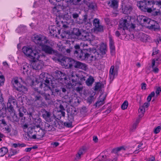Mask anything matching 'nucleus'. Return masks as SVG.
<instances>
[{"label": "nucleus", "mask_w": 161, "mask_h": 161, "mask_svg": "<svg viewBox=\"0 0 161 161\" xmlns=\"http://www.w3.org/2000/svg\"><path fill=\"white\" fill-rule=\"evenodd\" d=\"M29 69V66L25 64L22 65L21 67V70L22 71L23 74H25L26 73H27Z\"/></svg>", "instance_id": "nucleus-42"}, {"label": "nucleus", "mask_w": 161, "mask_h": 161, "mask_svg": "<svg viewBox=\"0 0 161 161\" xmlns=\"http://www.w3.org/2000/svg\"><path fill=\"white\" fill-rule=\"evenodd\" d=\"M148 27L151 30L155 31H158L160 30V26L159 24L156 21L151 20L149 21Z\"/></svg>", "instance_id": "nucleus-16"}, {"label": "nucleus", "mask_w": 161, "mask_h": 161, "mask_svg": "<svg viewBox=\"0 0 161 161\" xmlns=\"http://www.w3.org/2000/svg\"><path fill=\"white\" fill-rule=\"evenodd\" d=\"M138 37L139 39L143 42H147L149 39L148 35L142 32L139 33Z\"/></svg>", "instance_id": "nucleus-31"}, {"label": "nucleus", "mask_w": 161, "mask_h": 161, "mask_svg": "<svg viewBox=\"0 0 161 161\" xmlns=\"http://www.w3.org/2000/svg\"><path fill=\"white\" fill-rule=\"evenodd\" d=\"M86 2V4L87 6L88 9L91 10H94L96 8L97 6L96 3L93 2Z\"/></svg>", "instance_id": "nucleus-38"}, {"label": "nucleus", "mask_w": 161, "mask_h": 161, "mask_svg": "<svg viewBox=\"0 0 161 161\" xmlns=\"http://www.w3.org/2000/svg\"><path fill=\"white\" fill-rule=\"evenodd\" d=\"M59 7L58 6L55 5L53 7V8L52 10V13L55 14H56L57 13L60 11Z\"/></svg>", "instance_id": "nucleus-53"}, {"label": "nucleus", "mask_w": 161, "mask_h": 161, "mask_svg": "<svg viewBox=\"0 0 161 161\" xmlns=\"http://www.w3.org/2000/svg\"><path fill=\"white\" fill-rule=\"evenodd\" d=\"M118 30H119L118 31H117L115 32V35L116 36L119 37L121 33L122 35L125 34V31H124L122 29H121V30H119L118 29Z\"/></svg>", "instance_id": "nucleus-55"}, {"label": "nucleus", "mask_w": 161, "mask_h": 161, "mask_svg": "<svg viewBox=\"0 0 161 161\" xmlns=\"http://www.w3.org/2000/svg\"><path fill=\"white\" fill-rule=\"evenodd\" d=\"M69 111H71V113L69 115H72L73 116V114H77V111L76 108L74 107L72 108Z\"/></svg>", "instance_id": "nucleus-59"}, {"label": "nucleus", "mask_w": 161, "mask_h": 161, "mask_svg": "<svg viewBox=\"0 0 161 161\" xmlns=\"http://www.w3.org/2000/svg\"><path fill=\"white\" fill-rule=\"evenodd\" d=\"M55 78L59 80L65 81L67 80L66 75L64 73L59 70L55 71L53 74Z\"/></svg>", "instance_id": "nucleus-15"}, {"label": "nucleus", "mask_w": 161, "mask_h": 161, "mask_svg": "<svg viewBox=\"0 0 161 161\" xmlns=\"http://www.w3.org/2000/svg\"><path fill=\"white\" fill-rule=\"evenodd\" d=\"M56 117L53 115V116H51L49 118L46 120V121L49 122L51 124L53 125H56Z\"/></svg>", "instance_id": "nucleus-36"}, {"label": "nucleus", "mask_w": 161, "mask_h": 161, "mask_svg": "<svg viewBox=\"0 0 161 161\" xmlns=\"http://www.w3.org/2000/svg\"><path fill=\"white\" fill-rule=\"evenodd\" d=\"M65 43L68 45L69 48H66L65 47H63L61 49L62 52L65 54H73L78 59L88 60L90 57V54L87 51L88 49L81 50L79 45L74 44L73 41L67 40Z\"/></svg>", "instance_id": "nucleus-1"}, {"label": "nucleus", "mask_w": 161, "mask_h": 161, "mask_svg": "<svg viewBox=\"0 0 161 161\" xmlns=\"http://www.w3.org/2000/svg\"><path fill=\"white\" fill-rule=\"evenodd\" d=\"M135 27V25L132 24L130 19L126 16L122 18L119 25L118 29L121 30L122 29L124 31L125 30H128L130 28L134 29Z\"/></svg>", "instance_id": "nucleus-3"}, {"label": "nucleus", "mask_w": 161, "mask_h": 161, "mask_svg": "<svg viewBox=\"0 0 161 161\" xmlns=\"http://www.w3.org/2000/svg\"><path fill=\"white\" fill-rule=\"evenodd\" d=\"M73 67L76 69H80L86 70L87 68V66L85 64L75 60Z\"/></svg>", "instance_id": "nucleus-24"}, {"label": "nucleus", "mask_w": 161, "mask_h": 161, "mask_svg": "<svg viewBox=\"0 0 161 161\" xmlns=\"http://www.w3.org/2000/svg\"><path fill=\"white\" fill-rule=\"evenodd\" d=\"M103 86V85L102 84V83L99 82L96 83L95 86H94V90L95 91H97L98 90L101 89Z\"/></svg>", "instance_id": "nucleus-51"}, {"label": "nucleus", "mask_w": 161, "mask_h": 161, "mask_svg": "<svg viewBox=\"0 0 161 161\" xmlns=\"http://www.w3.org/2000/svg\"><path fill=\"white\" fill-rule=\"evenodd\" d=\"M56 22L57 26L58 27H62L64 29H66L69 27L66 22H64L63 21H58L56 20Z\"/></svg>", "instance_id": "nucleus-37"}, {"label": "nucleus", "mask_w": 161, "mask_h": 161, "mask_svg": "<svg viewBox=\"0 0 161 161\" xmlns=\"http://www.w3.org/2000/svg\"><path fill=\"white\" fill-rule=\"evenodd\" d=\"M61 92V90L59 89L57 87L52 88L49 92L51 96L53 97L59 94Z\"/></svg>", "instance_id": "nucleus-29"}, {"label": "nucleus", "mask_w": 161, "mask_h": 161, "mask_svg": "<svg viewBox=\"0 0 161 161\" xmlns=\"http://www.w3.org/2000/svg\"><path fill=\"white\" fill-rule=\"evenodd\" d=\"M137 20L140 24H146L149 23L151 19L143 15H139L137 17Z\"/></svg>", "instance_id": "nucleus-19"}, {"label": "nucleus", "mask_w": 161, "mask_h": 161, "mask_svg": "<svg viewBox=\"0 0 161 161\" xmlns=\"http://www.w3.org/2000/svg\"><path fill=\"white\" fill-rule=\"evenodd\" d=\"M94 81V79L92 76H90L86 81V84L89 86H91Z\"/></svg>", "instance_id": "nucleus-45"}, {"label": "nucleus", "mask_w": 161, "mask_h": 161, "mask_svg": "<svg viewBox=\"0 0 161 161\" xmlns=\"http://www.w3.org/2000/svg\"><path fill=\"white\" fill-rule=\"evenodd\" d=\"M86 77L82 75H79L78 79L77 82V84L81 85L82 83L86 80Z\"/></svg>", "instance_id": "nucleus-47"}, {"label": "nucleus", "mask_w": 161, "mask_h": 161, "mask_svg": "<svg viewBox=\"0 0 161 161\" xmlns=\"http://www.w3.org/2000/svg\"><path fill=\"white\" fill-rule=\"evenodd\" d=\"M41 112L42 113V116L46 121L51 116V114L50 112L46 111L44 109H42Z\"/></svg>", "instance_id": "nucleus-35"}, {"label": "nucleus", "mask_w": 161, "mask_h": 161, "mask_svg": "<svg viewBox=\"0 0 161 161\" xmlns=\"http://www.w3.org/2000/svg\"><path fill=\"white\" fill-rule=\"evenodd\" d=\"M4 105L3 108L1 109H0V117H2L3 118L6 116V108L5 105L3 103L2 105Z\"/></svg>", "instance_id": "nucleus-39"}, {"label": "nucleus", "mask_w": 161, "mask_h": 161, "mask_svg": "<svg viewBox=\"0 0 161 161\" xmlns=\"http://www.w3.org/2000/svg\"><path fill=\"white\" fill-rule=\"evenodd\" d=\"M40 57H39L38 59H31L32 62L31 63V66L33 69L35 70H39L41 69L42 68V65L40 63L38 60Z\"/></svg>", "instance_id": "nucleus-17"}, {"label": "nucleus", "mask_w": 161, "mask_h": 161, "mask_svg": "<svg viewBox=\"0 0 161 161\" xmlns=\"http://www.w3.org/2000/svg\"><path fill=\"white\" fill-rule=\"evenodd\" d=\"M128 106V102L127 100H125L121 105V108L123 110L125 109Z\"/></svg>", "instance_id": "nucleus-57"}, {"label": "nucleus", "mask_w": 161, "mask_h": 161, "mask_svg": "<svg viewBox=\"0 0 161 161\" xmlns=\"http://www.w3.org/2000/svg\"><path fill=\"white\" fill-rule=\"evenodd\" d=\"M71 102L75 106H77L80 103V101L77 97H75L72 99Z\"/></svg>", "instance_id": "nucleus-49"}, {"label": "nucleus", "mask_w": 161, "mask_h": 161, "mask_svg": "<svg viewBox=\"0 0 161 161\" xmlns=\"http://www.w3.org/2000/svg\"><path fill=\"white\" fill-rule=\"evenodd\" d=\"M15 90L21 93H26L28 92L27 88L25 86L21 84L17 79H14L12 82Z\"/></svg>", "instance_id": "nucleus-8"}, {"label": "nucleus", "mask_w": 161, "mask_h": 161, "mask_svg": "<svg viewBox=\"0 0 161 161\" xmlns=\"http://www.w3.org/2000/svg\"><path fill=\"white\" fill-rule=\"evenodd\" d=\"M5 81V78L4 76L2 75H0V86L3 85Z\"/></svg>", "instance_id": "nucleus-62"}, {"label": "nucleus", "mask_w": 161, "mask_h": 161, "mask_svg": "<svg viewBox=\"0 0 161 161\" xmlns=\"http://www.w3.org/2000/svg\"><path fill=\"white\" fill-rule=\"evenodd\" d=\"M161 63V54L156 58L152 59V61L151 67L153 69L152 71L155 73H157L159 71V69L157 68L158 66Z\"/></svg>", "instance_id": "nucleus-10"}, {"label": "nucleus", "mask_w": 161, "mask_h": 161, "mask_svg": "<svg viewBox=\"0 0 161 161\" xmlns=\"http://www.w3.org/2000/svg\"><path fill=\"white\" fill-rule=\"evenodd\" d=\"M94 55H91L90 54V57L89 58V59L87 61H89V63L91 62L92 61H95V60L98 59V58H100L101 57L100 56V54L98 52L95 51L94 53Z\"/></svg>", "instance_id": "nucleus-28"}, {"label": "nucleus", "mask_w": 161, "mask_h": 161, "mask_svg": "<svg viewBox=\"0 0 161 161\" xmlns=\"http://www.w3.org/2000/svg\"><path fill=\"white\" fill-rule=\"evenodd\" d=\"M82 155H83V154L82 153H80V151H79L77 154L76 155V157L75 158L74 161H78L80 158L81 156Z\"/></svg>", "instance_id": "nucleus-61"}, {"label": "nucleus", "mask_w": 161, "mask_h": 161, "mask_svg": "<svg viewBox=\"0 0 161 161\" xmlns=\"http://www.w3.org/2000/svg\"><path fill=\"white\" fill-rule=\"evenodd\" d=\"M19 112V116L20 117H23L24 113H25L26 111V109L23 107H20L18 109Z\"/></svg>", "instance_id": "nucleus-46"}, {"label": "nucleus", "mask_w": 161, "mask_h": 161, "mask_svg": "<svg viewBox=\"0 0 161 161\" xmlns=\"http://www.w3.org/2000/svg\"><path fill=\"white\" fill-rule=\"evenodd\" d=\"M7 109L10 113H13L14 111V109L13 106L9 103H7Z\"/></svg>", "instance_id": "nucleus-54"}, {"label": "nucleus", "mask_w": 161, "mask_h": 161, "mask_svg": "<svg viewBox=\"0 0 161 161\" xmlns=\"http://www.w3.org/2000/svg\"><path fill=\"white\" fill-rule=\"evenodd\" d=\"M17 153V152L16 150L11 149L9 153L8 156L11 157L16 154Z\"/></svg>", "instance_id": "nucleus-58"}, {"label": "nucleus", "mask_w": 161, "mask_h": 161, "mask_svg": "<svg viewBox=\"0 0 161 161\" xmlns=\"http://www.w3.org/2000/svg\"><path fill=\"white\" fill-rule=\"evenodd\" d=\"M43 124L44 126V129L46 131H53L56 130V128H55V126H56V125H53L45 122L43 123Z\"/></svg>", "instance_id": "nucleus-23"}, {"label": "nucleus", "mask_w": 161, "mask_h": 161, "mask_svg": "<svg viewBox=\"0 0 161 161\" xmlns=\"http://www.w3.org/2000/svg\"><path fill=\"white\" fill-rule=\"evenodd\" d=\"M107 46L103 43H101L98 48V53L100 54V56L101 57V55H104L107 51Z\"/></svg>", "instance_id": "nucleus-22"}, {"label": "nucleus", "mask_w": 161, "mask_h": 161, "mask_svg": "<svg viewBox=\"0 0 161 161\" xmlns=\"http://www.w3.org/2000/svg\"><path fill=\"white\" fill-rule=\"evenodd\" d=\"M121 9L123 13L128 14L130 13L133 8L132 6L129 4H124L122 5Z\"/></svg>", "instance_id": "nucleus-20"}, {"label": "nucleus", "mask_w": 161, "mask_h": 161, "mask_svg": "<svg viewBox=\"0 0 161 161\" xmlns=\"http://www.w3.org/2000/svg\"><path fill=\"white\" fill-rule=\"evenodd\" d=\"M59 108L60 110L58 112V115H59V116L58 117V119L59 118L60 119L62 116L63 117H64L65 114V112L64 111L65 110V109L63 104H60Z\"/></svg>", "instance_id": "nucleus-34"}, {"label": "nucleus", "mask_w": 161, "mask_h": 161, "mask_svg": "<svg viewBox=\"0 0 161 161\" xmlns=\"http://www.w3.org/2000/svg\"><path fill=\"white\" fill-rule=\"evenodd\" d=\"M22 50L24 54L31 59H38L39 57H43V56H40L39 53L36 50H32V49L30 47L24 46Z\"/></svg>", "instance_id": "nucleus-4"}, {"label": "nucleus", "mask_w": 161, "mask_h": 161, "mask_svg": "<svg viewBox=\"0 0 161 161\" xmlns=\"http://www.w3.org/2000/svg\"><path fill=\"white\" fill-rule=\"evenodd\" d=\"M72 33L76 36L80 37L81 39L84 41H91L93 40L94 37L92 33L88 32L85 30L80 31L77 28H74Z\"/></svg>", "instance_id": "nucleus-2"}, {"label": "nucleus", "mask_w": 161, "mask_h": 161, "mask_svg": "<svg viewBox=\"0 0 161 161\" xmlns=\"http://www.w3.org/2000/svg\"><path fill=\"white\" fill-rule=\"evenodd\" d=\"M43 123L42 122L41 119L39 118H36L33 122L34 124L35 125L34 128H39L41 127V125H43Z\"/></svg>", "instance_id": "nucleus-30"}, {"label": "nucleus", "mask_w": 161, "mask_h": 161, "mask_svg": "<svg viewBox=\"0 0 161 161\" xmlns=\"http://www.w3.org/2000/svg\"><path fill=\"white\" fill-rule=\"evenodd\" d=\"M106 98V96L103 97L101 98L100 100H98L95 103L96 107H99L104 103V100Z\"/></svg>", "instance_id": "nucleus-48"}, {"label": "nucleus", "mask_w": 161, "mask_h": 161, "mask_svg": "<svg viewBox=\"0 0 161 161\" xmlns=\"http://www.w3.org/2000/svg\"><path fill=\"white\" fill-rule=\"evenodd\" d=\"M89 147L88 146H83L80 148L79 151H80V153L83 154L87 151Z\"/></svg>", "instance_id": "nucleus-50"}, {"label": "nucleus", "mask_w": 161, "mask_h": 161, "mask_svg": "<svg viewBox=\"0 0 161 161\" xmlns=\"http://www.w3.org/2000/svg\"><path fill=\"white\" fill-rule=\"evenodd\" d=\"M79 75V74H76L75 72H72L71 73L70 79L72 82V85H76L77 84Z\"/></svg>", "instance_id": "nucleus-27"}, {"label": "nucleus", "mask_w": 161, "mask_h": 161, "mask_svg": "<svg viewBox=\"0 0 161 161\" xmlns=\"http://www.w3.org/2000/svg\"><path fill=\"white\" fill-rule=\"evenodd\" d=\"M159 52V50L157 49L156 48H154L153 50V53H152V56H153L154 55L158 54Z\"/></svg>", "instance_id": "nucleus-64"}, {"label": "nucleus", "mask_w": 161, "mask_h": 161, "mask_svg": "<svg viewBox=\"0 0 161 161\" xmlns=\"http://www.w3.org/2000/svg\"><path fill=\"white\" fill-rule=\"evenodd\" d=\"M7 103H9L10 104L14 105L17 104V102L16 99L14 97L10 96L8 99V102Z\"/></svg>", "instance_id": "nucleus-41"}, {"label": "nucleus", "mask_w": 161, "mask_h": 161, "mask_svg": "<svg viewBox=\"0 0 161 161\" xmlns=\"http://www.w3.org/2000/svg\"><path fill=\"white\" fill-rule=\"evenodd\" d=\"M95 95V93H94L93 95H91V96L87 98V101L89 104L92 103V102L94 101V96Z\"/></svg>", "instance_id": "nucleus-56"}, {"label": "nucleus", "mask_w": 161, "mask_h": 161, "mask_svg": "<svg viewBox=\"0 0 161 161\" xmlns=\"http://www.w3.org/2000/svg\"><path fill=\"white\" fill-rule=\"evenodd\" d=\"M68 118L69 121L64 122V125L67 127H72V121L74 119L73 116L72 115H68Z\"/></svg>", "instance_id": "nucleus-33"}, {"label": "nucleus", "mask_w": 161, "mask_h": 161, "mask_svg": "<svg viewBox=\"0 0 161 161\" xmlns=\"http://www.w3.org/2000/svg\"><path fill=\"white\" fill-rule=\"evenodd\" d=\"M82 21H83L84 23L86 25L88 24L89 26L92 25L91 19L88 18V15L87 14H86L83 16V19Z\"/></svg>", "instance_id": "nucleus-40"}, {"label": "nucleus", "mask_w": 161, "mask_h": 161, "mask_svg": "<svg viewBox=\"0 0 161 161\" xmlns=\"http://www.w3.org/2000/svg\"><path fill=\"white\" fill-rule=\"evenodd\" d=\"M34 132H36L35 134L36 139H40L44 136V131L41 127L39 128H34Z\"/></svg>", "instance_id": "nucleus-21"}, {"label": "nucleus", "mask_w": 161, "mask_h": 161, "mask_svg": "<svg viewBox=\"0 0 161 161\" xmlns=\"http://www.w3.org/2000/svg\"><path fill=\"white\" fill-rule=\"evenodd\" d=\"M110 53L112 55H114L115 53V47L114 46H109Z\"/></svg>", "instance_id": "nucleus-60"}, {"label": "nucleus", "mask_w": 161, "mask_h": 161, "mask_svg": "<svg viewBox=\"0 0 161 161\" xmlns=\"http://www.w3.org/2000/svg\"><path fill=\"white\" fill-rule=\"evenodd\" d=\"M14 121L17 122L19 121L20 117L14 114L12 117Z\"/></svg>", "instance_id": "nucleus-63"}, {"label": "nucleus", "mask_w": 161, "mask_h": 161, "mask_svg": "<svg viewBox=\"0 0 161 161\" xmlns=\"http://www.w3.org/2000/svg\"><path fill=\"white\" fill-rule=\"evenodd\" d=\"M33 41L36 44L42 46L46 42L44 38L41 35H35L32 38Z\"/></svg>", "instance_id": "nucleus-12"}, {"label": "nucleus", "mask_w": 161, "mask_h": 161, "mask_svg": "<svg viewBox=\"0 0 161 161\" xmlns=\"http://www.w3.org/2000/svg\"><path fill=\"white\" fill-rule=\"evenodd\" d=\"M62 55L58 57L57 59L61 63L62 65L67 68H72L74 67L75 60L72 58L66 57H63L61 58Z\"/></svg>", "instance_id": "nucleus-6"}, {"label": "nucleus", "mask_w": 161, "mask_h": 161, "mask_svg": "<svg viewBox=\"0 0 161 161\" xmlns=\"http://www.w3.org/2000/svg\"><path fill=\"white\" fill-rule=\"evenodd\" d=\"M50 33L51 35L54 37H57L58 34L60 33V30L58 29L55 25H51L49 27Z\"/></svg>", "instance_id": "nucleus-18"}, {"label": "nucleus", "mask_w": 161, "mask_h": 161, "mask_svg": "<svg viewBox=\"0 0 161 161\" xmlns=\"http://www.w3.org/2000/svg\"><path fill=\"white\" fill-rule=\"evenodd\" d=\"M42 50L45 53L51 54H53L55 55L57 58L60 57L61 56V54L57 51L53 50L50 47L44 45H43L42 46Z\"/></svg>", "instance_id": "nucleus-9"}, {"label": "nucleus", "mask_w": 161, "mask_h": 161, "mask_svg": "<svg viewBox=\"0 0 161 161\" xmlns=\"http://www.w3.org/2000/svg\"><path fill=\"white\" fill-rule=\"evenodd\" d=\"M93 26H94V31L101 32L103 31V26L100 24L99 20L98 19H95L93 22Z\"/></svg>", "instance_id": "nucleus-14"}, {"label": "nucleus", "mask_w": 161, "mask_h": 161, "mask_svg": "<svg viewBox=\"0 0 161 161\" xmlns=\"http://www.w3.org/2000/svg\"><path fill=\"white\" fill-rule=\"evenodd\" d=\"M118 70L115 69L114 66H111L109 70V77L110 79L113 80L115 75L117 76Z\"/></svg>", "instance_id": "nucleus-26"}, {"label": "nucleus", "mask_w": 161, "mask_h": 161, "mask_svg": "<svg viewBox=\"0 0 161 161\" xmlns=\"http://www.w3.org/2000/svg\"><path fill=\"white\" fill-rule=\"evenodd\" d=\"M8 149L7 147H3L0 149V156L3 157L8 152Z\"/></svg>", "instance_id": "nucleus-44"}, {"label": "nucleus", "mask_w": 161, "mask_h": 161, "mask_svg": "<svg viewBox=\"0 0 161 161\" xmlns=\"http://www.w3.org/2000/svg\"><path fill=\"white\" fill-rule=\"evenodd\" d=\"M50 94L49 92L47 93L45 92L41 93L42 96L44 97L45 100L47 103H50L52 101V97H53Z\"/></svg>", "instance_id": "nucleus-32"}, {"label": "nucleus", "mask_w": 161, "mask_h": 161, "mask_svg": "<svg viewBox=\"0 0 161 161\" xmlns=\"http://www.w3.org/2000/svg\"><path fill=\"white\" fill-rule=\"evenodd\" d=\"M41 93L39 92V93H35L34 94V102L36 106L38 107H42V104L44 103L42 102L43 98L42 96Z\"/></svg>", "instance_id": "nucleus-11"}, {"label": "nucleus", "mask_w": 161, "mask_h": 161, "mask_svg": "<svg viewBox=\"0 0 161 161\" xmlns=\"http://www.w3.org/2000/svg\"><path fill=\"white\" fill-rule=\"evenodd\" d=\"M147 13L150 14L153 17H156L161 14V12L159 9L156 8L155 4H153Z\"/></svg>", "instance_id": "nucleus-13"}, {"label": "nucleus", "mask_w": 161, "mask_h": 161, "mask_svg": "<svg viewBox=\"0 0 161 161\" xmlns=\"http://www.w3.org/2000/svg\"><path fill=\"white\" fill-rule=\"evenodd\" d=\"M122 149L125 150V149L123 147H120L113 149L111 151L112 153H117L118 152L120 151Z\"/></svg>", "instance_id": "nucleus-52"}, {"label": "nucleus", "mask_w": 161, "mask_h": 161, "mask_svg": "<svg viewBox=\"0 0 161 161\" xmlns=\"http://www.w3.org/2000/svg\"><path fill=\"white\" fill-rule=\"evenodd\" d=\"M45 73H42L40 75V77L42 79L44 82H40L39 84V88L42 89L44 91H48L50 92L51 88L50 86V78L45 76Z\"/></svg>", "instance_id": "nucleus-7"}, {"label": "nucleus", "mask_w": 161, "mask_h": 161, "mask_svg": "<svg viewBox=\"0 0 161 161\" xmlns=\"http://www.w3.org/2000/svg\"><path fill=\"white\" fill-rule=\"evenodd\" d=\"M25 137L26 138V139H27L28 141L32 139H36L35 134H31L30 133V132H27V134L25 136Z\"/></svg>", "instance_id": "nucleus-43"}, {"label": "nucleus", "mask_w": 161, "mask_h": 161, "mask_svg": "<svg viewBox=\"0 0 161 161\" xmlns=\"http://www.w3.org/2000/svg\"><path fill=\"white\" fill-rule=\"evenodd\" d=\"M107 3L108 6L114 9H116L118 6V1L117 0H110Z\"/></svg>", "instance_id": "nucleus-25"}, {"label": "nucleus", "mask_w": 161, "mask_h": 161, "mask_svg": "<svg viewBox=\"0 0 161 161\" xmlns=\"http://www.w3.org/2000/svg\"><path fill=\"white\" fill-rule=\"evenodd\" d=\"M154 4H155V2L153 0H143L138 2L137 6L142 11L147 12Z\"/></svg>", "instance_id": "nucleus-5"}]
</instances>
